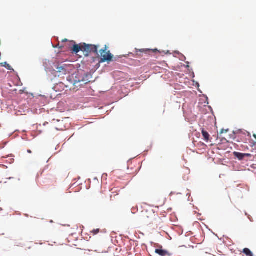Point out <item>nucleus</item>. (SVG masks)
Returning <instances> with one entry per match:
<instances>
[{
	"label": "nucleus",
	"mask_w": 256,
	"mask_h": 256,
	"mask_svg": "<svg viewBox=\"0 0 256 256\" xmlns=\"http://www.w3.org/2000/svg\"><path fill=\"white\" fill-rule=\"evenodd\" d=\"M200 130L204 137V140L206 142H208L210 138V135L208 132L204 128H201Z\"/></svg>",
	"instance_id": "1a4fd4ad"
},
{
	"label": "nucleus",
	"mask_w": 256,
	"mask_h": 256,
	"mask_svg": "<svg viewBox=\"0 0 256 256\" xmlns=\"http://www.w3.org/2000/svg\"><path fill=\"white\" fill-rule=\"evenodd\" d=\"M69 42V40H67V39H64V40H62V42Z\"/></svg>",
	"instance_id": "2f4dec72"
},
{
	"label": "nucleus",
	"mask_w": 256,
	"mask_h": 256,
	"mask_svg": "<svg viewBox=\"0 0 256 256\" xmlns=\"http://www.w3.org/2000/svg\"><path fill=\"white\" fill-rule=\"evenodd\" d=\"M114 54H112L110 50L107 51L106 53L98 58L99 59V63H104L106 62L108 64H110L112 62V58H113Z\"/></svg>",
	"instance_id": "20e7f679"
},
{
	"label": "nucleus",
	"mask_w": 256,
	"mask_h": 256,
	"mask_svg": "<svg viewBox=\"0 0 256 256\" xmlns=\"http://www.w3.org/2000/svg\"><path fill=\"white\" fill-rule=\"evenodd\" d=\"M182 233H183V232L182 231L181 232L179 233V234L180 235H182Z\"/></svg>",
	"instance_id": "de8ad7c7"
},
{
	"label": "nucleus",
	"mask_w": 256,
	"mask_h": 256,
	"mask_svg": "<svg viewBox=\"0 0 256 256\" xmlns=\"http://www.w3.org/2000/svg\"><path fill=\"white\" fill-rule=\"evenodd\" d=\"M99 48L98 44H88L85 42L82 43V52H84V56L88 57L90 53H94L96 55V57L100 56V54L98 52Z\"/></svg>",
	"instance_id": "7ed1b4c3"
},
{
	"label": "nucleus",
	"mask_w": 256,
	"mask_h": 256,
	"mask_svg": "<svg viewBox=\"0 0 256 256\" xmlns=\"http://www.w3.org/2000/svg\"><path fill=\"white\" fill-rule=\"evenodd\" d=\"M67 80L72 84L73 86H74V78H72V74L71 76H69L67 78Z\"/></svg>",
	"instance_id": "ddd939ff"
},
{
	"label": "nucleus",
	"mask_w": 256,
	"mask_h": 256,
	"mask_svg": "<svg viewBox=\"0 0 256 256\" xmlns=\"http://www.w3.org/2000/svg\"><path fill=\"white\" fill-rule=\"evenodd\" d=\"M100 63H99V62H98V64H96V68H100Z\"/></svg>",
	"instance_id": "473e14b6"
},
{
	"label": "nucleus",
	"mask_w": 256,
	"mask_h": 256,
	"mask_svg": "<svg viewBox=\"0 0 256 256\" xmlns=\"http://www.w3.org/2000/svg\"><path fill=\"white\" fill-rule=\"evenodd\" d=\"M236 131L234 130L232 132V133L229 135L230 138L232 140H235V138H236Z\"/></svg>",
	"instance_id": "4468645a"
},
{
	"label": "nucleus",
	"mask_w": 256,
	"mask_h": 256,
	"mask_svg": "<svg viewBox=\"0 0 256 256\" xmlns=\"http://www.w3.org/2000/svg\"><path fill=\"white\" fill-rule=\"evenodd\" d=\"M96 58H95V57H92V62H96Z\"/></svg>",
	"instance_id": "c756f323"
},
{
	"label": "nucleus",
	"mask_w": 256,
	"mask_h": 256,
	"mask_svg": "<svg viewBox=\"0 0 256 256\" xmlns=\"http://www.w3.org/2000/svg\"><path fill=\"white\" fill-rule=\"evenodd\" d=\"M202 96L206 99V100L205 102H204V103L208 104H209V102H208V96L206 94H203Z\"/></svg>",
	"instance_id": "b1692460"
},
{
	"label": "nucleus",
	"mask_w": 256,
	"mask_h": 256,
	"mask_svg": "<svg viewBox=\"0 0 256 256\" xmlns=\"http://www.w3.org/2000/svg\"><path fill=\"white\" fill-rule=\"evenodd\" d=\"M181 54H182V53H180V52H178V51H175V52H174V55L177 54V55H178L179 56H180V55ZM174 56L176 57V56Z\"/></svg>",
	"instance_id": "bb28decb"
},
{
	"label": "nucleus",
	"mask_w": 256,
	"mask_h": 256,
	"mask_svg": "<svg viewBox=\"0 0 256 256\" xmlns=\"http://www.w3.org/2000/svg\"><path fill=\"white\" fill-rule=\"evenodd\" d=\"M104 175H106V176H107V174H103V175H102V177H104Z\"/></svg>",
	"instance_id": "3c124183"
},
{
	"label": "nucleus",
	"mask_w": 256,
	"mask_h": 256,
	"mask_svg": "<svg viewBox=\"0 0 256 256\" xmlns=\"http://www.w3.org/2000/svg\"><path fill=\"white\" fill-rule=\"evenodd\" d=\"M242 252L246 256H254L253 252L248 248H244L242 250Z\"/></svg>",
	"instance_id": "9b49d317"
},
{
	"label": "nucleus",
	"mask_w": 256,
	"mask_h": 256,
	"mask_svg": "<svg viewBox=\"0 0 256 256\" xmlns=\"http://www.w3.org/2000/svg\"><path fill=\"white\" fill-rule=\"evenodd\" d=\"M188 201H190V197H188Z\"/></svg>",
	"instance_id": "4d7b16f0"
},
{
	"label": "nucleus",
	"mask_w": 256,
	"mask_h": 256,
	"mask_svg": "<svg viewBox=\"0 0 256 256\" xmlns=\"http://www.w3.org/2000/svg\"><path fill=\"white\" fill-rule=\"evenodd\" d=\"M64 226H70L69 224H67V225H64Z\"/></svg>",
	"instance_id": "6e6d98bb"
},
{
	"label": "nucleus",
	"mask_w": 256,
	"mask_h": 256,
	"mask_svg": "<svg viewBox=\"0 0 256 256\" xmlns=\"http://www.w3.org/2000/svg\"><path fill=\"white\" fill-rule=\"evenodd\" d=\"M123 56L125 57V58H127L128 57L127 55H124Z\"/></svg>",
	"instance_id": "8fccbe9b"
},
{
	"label": "nucleus",
	"mask_w": 256,
	"mask_h": 256,
	"mask_svg": "<svg viewBox=\"0 0 256 256\" xmlns=\"http://www.w3.org/2000/svg\"><path fill=\"white\" fill-rule=\"evenodd\" d=\"M253 136L256 140V134H254Z\"/></svg>",
	"instance_id": "c03bdc74"
},
{
	"label": "nucleus",
	"mask_w": 256,
	"mask_h": 256,
	"mask_svg": "<svg viewBox=\"0 0 256 256\" xmlns=\"http://www.w3.org/2000/svg\"><path fill=\"white\" fill-rule=\"evenodd\" d=\"M6 144H7L6 142V143H5V144H4V146H0V149L3 148H4L6 146Z\"/></svg>",
	"instance_id": "c9c22d12"
},
{
	"label": "nucleus",
	"mask_w": 256,
	"mask_h": 256,
	"mask_svg": "<svg viewBox=\"0 0 256 256\" xmlns=\"http://www.w3.org/2000/svg\"><path fill=\"white\" fill-rule=\"evenodd\" d=\"M25 216H27V217L28 216V214H26Z\"/></svg>",
	"instance_id": "13d9d810"
},
{
	"label": "nucleus",
	"mask_w": 256,
	"mask_h": 256,
	"mask_svg": "<svg viewBox=\"0 0 256 256\" xmlns=\"http://www.w3.org/2000/svg\"><path fill=\"white\" fill-rule=\"evenodd\" d=\"M252 144V146L256 145V142H255L254 141H253Z\"/></svg>",
	"instance_id": "58836bf2"
},
{
	"label": "nucleus",
	"mask_w": 256,
	"mask_h": 256,
	"mask_svg": "<svg viewBox=\"0 0 256 256\" xmlns=\"http://www.w3.org/2000/svg\"><path fill=\"white\" fill-rule=\"evenodd\" d=\"M186 63L187 64L186 65L184 64L183 66L186 68L188 71H190V68H190L189 66V64H190L188 62H186Z\"/></svg>",
	"instance_id": "a211bd4d"
},
{
	"label": "nucleus",
	"mask_w": 256,
	"mask_h": 256,
	"mask_svg": "<svg viewBox=\"0 0 256 256\" xmlns=\"http://www.w3.org/2000/svg\"><path fill=\"white\" fill-rule=\"evenodd\" d=\"M198 90L200 92V93H202V91L198 88Z\"/></svg>",
	"instance_id": "a19ab883"
},
{
	"label": "nucleus",
	"mask_w": 256,
	"mask_h": 256,
	"mask_svg": "<svg viewBox=\"0 0 256 256\" xmlns=\"http://www.w3.org/2000/svg\"><path fill=\"white\" fill-rule=\"evenodd\" d=\"M208 108H209L210 110H211V111H212V106H208Z\"/></svg>",
	"instance_id": "37998d69"
},
{
	"label": "nucleus",
	"mask_w": 256,
	"mask_h": 256,
	"mask_svg": "<svg viewBox=\"0 0 256 256\" xmlns=\"http://www.w3.org/2000/svg\"><path fill=\"white\" fill-rule=\"evenodd\" d=\"M43 66L46 74L47 79L50 82H53L60 75L66 74L68 71L67 65L56 59L44 60Z\"/></svg>",
	"instance_id": "f257e3e1"
},
{
	"label": "nucleus",
	"mask_w": 256,
	"mask_h": 256,
	"mask_svg": "<svg viewBox=\"0 0 256 256\" xmlns=\"http://www.w3.org/2000/svg\"><path fill=\"white\" fill-rule=\"evenodd\" d=\"M52 44V46L54 48H64V46L63 44H57V45H54L53 44Z\"/></svg>",
	"instance_id": "f3484780"
},
{
	"label": "nucleus",
	"mask_w": 256,
	"mask_h": 256,
	"mask_svg": "<svg viewBox=\"0 0 256 256\" xmlns=\"http://www.w3.org/2000/svg\"><path fill=\"white\" fill-rule=\"evenodd\" d=\"M224 140H226V142H228L226 138H222L221 142H222Z\"/></svg>",
	"instance_id": "72a5a7b5"
},
{
	"label": "nucleus",
	"mask_w": 256,
	"mask_h": 256,
	"mask_svg": "<svg viewBox=\"0 0 256 256\" xmlns=\"http://www.w3.org/2000/svg\"><path fill=\"white\" fill-rule=\"evenodd\" d=\"M64 86H65L64 83L60 82L58 83L55 84L52 88V89L56 92H62L64 90Z\"/></svg>",
	"instance_id": "6e6552de"
},
{
	"label": "nucleus",
	"mask_w": 256,
	"mask_h": 256,
	"mask_svg": "<svg viewBox=\"0 0 256 256\" xmlns=\"http://www.w3.org/2000/svg\"><path fill=\"white\" fill-rule=\"evenodd\" d=\"M70 42L72 43V46H69L70 48L71 49L70 51L72 52V54H78L80 51L82 52L83 42L77 44L74 40H72Z\"/></svg>",
	"instance_id": "39448f33"
},
{
	"label": "nucleus",
	"mask_w": 256,
	"mask_h": 256,
	"mask_svg": "<svg viewBox=\"0 0 256 256\" xmlns=\"http://www.w3.org/2000/svg\"><path fill=\"white\" fill-rule=\"evenodd\" d=\"M186 196H188V197H190V193H188L186 194Z\"/></svg>",
	"instance_id": "a18cd8bd"
},
{
	"label": "nucleus",
	"mask_w": 256,
	"mask_h": 256,
	"mask_svg": "<svg viewBox=\"0 0 256 256\" xmlns=\"http://www.w3.org/2000/svg\"><path fill=\"white\" fill-rule=\"evenodd\" d=\"M100 230L99 228L94 229L92 230V232L94 234V235H96L99 232Z\"/></svg>",
	"instance_id": "412c9836"
},
{
	"label": "nucleus",
	"mask_w": 256,
	"mask_h": 256,
	"mask_svg": "<svg viewBox=\"0 0 256 256\" xmlns=\"http://www.w3.org/2000/svg\"><path fill=\"white\" fill-rule=\"evenodd\" d=\"M179 59L180 61H182V62H186V56L182 54L180 55V58H179Z\"/></svg>",
	"instance_id": "2eb2a0df"
},
{
	"label": "nucleus",
	"mask_w": 256,
	"mask_h": 256,
	"mask_svg": "<svg viewBox=\"0 0 256 256\" xmlns=\"http://www.w3.org/2000/svg\"><path fill=\"white\" fill-rule=\"evenodd\" d=\"M212 232L214 234V235H215V236H218V235H217L216 234L214 233L213 232Z\"/></svg>",
	"instance_id": "864d4df0"
},
{
	"label": "nucleus",
	"mask_w": 256,
	"mask_h": 256,
	"mask_svg": "<svg viewBox=\"0 0 256 256\" xmlns=\"http://www.w3.org/2000/svg\"><path fill=\"white\" fill-rule=\"evenodd\" d=\"M186 196H188V197H190V193H188L186 194Z\"/></svg>",
	"instance_id": "49530a36"
},
{
	"label": "nucleus",
	"mask_w": 256,
	"mask_h": 256,
	"mask_svg": "<svg viewBox=\"0 0 256 256\" xmlns=\"http://www.w3.org/2000/svg\"><path fill=\"white\" fill-rule=\"evenodd\" d=\"M192 82H193V86H196L197 88H200V84L198 82L195 81L194 80H192Z\"/></svg>",
	"instance_id": "dca6fc26"
},
{
	"label": "nucleus",
	"mask_w": 256,
	"mask_h": 256,
	"mask_svg": "<svg viewBox=\"0 0 256 256\" xmlns=\"http://www.w3.org/2000/svg\"><path fill=\"white\" fill-rule=\"evenodd\" d=\"M233 155L235 158L238 159L239 160H244V153L240 152H233Z\"/></svg>",
	"instance_id": "9d476101"
},
{
	"label": "nucleus",
	"mask_w": 256,
	"mask_h": 256,
	"mask_svg": "<svg viewBox=\"0 0 256 256\" xmlns=\"http://www.w3.org/2000/svg\"><path fill=\"white\" fill-rule=\"evenodd\" d=\"M27 152L28 153V154H32V152L30 150H27Z\"/></svg>",
	"instance_id": "e433bc0d"
},
{
	"label": "nucleus",
	"mask_w": 256,
	"mask_h": 256,
	"mask_svg": "<svg viewBox=\"0 0 256 256\" xmlns=\"http://www.w3.org/2000/svg\"><path fill=\"white\" fill-rule=\"evenodd\" d=\"M166 54H170V51H169V50H168V51L166 52Z\"/></svg>",
	"instance_id": "09e8293b"
},
{
	"label": "nucleus",
	"mask_w": 256,
	"mask_h": 256,
	"mask_svg": "<svg viewBox=\"0 0 256 256\" xmlns=\"http://www.w3.org/2000/svg\"><path fill=\"white\" fill-rule=\"evenodd\" d=\"M236 132V134H240L242 132V129H239L238 130H235Z\"/></svg>",
	"instance_id": "c85d7f7f"
},
{
	"label": "nucleus",
	"mask_w": 256,
	"mask_h": 256,
	"mask_svg": "<svg viewBox=\"0 0 256 256\" xmlns=\"http://www.w3.org/2000/svg\"><path fill=\"white\" fill-rule=\"evenodd\" d=\"M190 72H191V74H190V76L192 78H194L195 77V74L192 70V68H190Z\"/></svg>",
	"instance_id": "393cba45"
},
{
	"label": "nucleus",
	"mask_w": 256,
	"mask_h": 256,
	"mask_svg": "<svg viewBox=\"0 0 256 256\" xmlns=\"http://www.w3.org/2000/svg\"><path fill=\"white\" fill-rule=\"evenodd\" d=\"M245 215L248 216V218L250 217V216L246 212H245Z\"/></svg>",
	"instance_id": "f704fd0d"
},
{
	"label": "nucleus",
	"mask_w": 256,
	"mask_h": 256,
	"mask_svg": "<svg viewBox=\"0 0 256 256\" xmlns=\"http://www.w3.org/2000/svg\"><path fill=\"white\" fill-rule=\"evenodd\" d=\"M8 70H10L12 72H16L18 74V73L15 72L12 66H10V68H8Z\"/></svg>",
	"instance_id": "cd10ccee"
},
{
	"label": "nucleus",
	"mask_w": 256,
	"mask_h": 256,
	"mask_svg": "<svg viewBox=\"0 0 256 256\" xmlns=\"http://www.w3.org/2000/svg\"><path fill=\"white\" fill-rule=\"evenodd\" d=\"M121 57H122L121 56H114L113 58H112V62L117 61L118 60V59L120 58Z\"/></svg>",
	"instance_id": "aec40b11"
},
{
	"label": "nucleus",
	"mask_w": 256,
	"mask_h": 256,
	"mask_svg": "<svg viewBox=\"0 0 256 256\" xmlns=\"http://www.w3.org/2000/svg\"><path fill=\"white\" fill-rule=\"evenodd\" d=\"M39 96L42 97V100H44V102H43L44 104L47 102V98L45 96L40 94Z\"/></svg>",
	"instance_id": "4be33fe9"
},
{
	"label": "nucleus",
	"mask_w": 256,
	"mask_h": 256,
	"mask_svg": "<svg viewBox=\"0 0 256 256\" xmlns=\"http://www.w3.org/2000/svg\"><path fill=\"white\" fill-rule=\"evenodd\" d=\"M155 252L160 256H166V255L170 256L172 255V254H170L167 250L162 248V246L161 248H156L155 250Z\"/></svg>",
	"instance_id": "0eeeda50"
},
{
	"label": "nucleus",
	"mask_w": 256,
	"mask_h": 256,
	"mask_svg": "<svg viewBox=\"0 0 256 256\" xmlns=\"http://www.w3.org/2000/svg\"><path fill=\"white\" fill-rule=\"evenodd\" d=\"M130 55L134 56V54H133L132 52H130L128 56H130Z\"/></svg>",
	"instance_id": "79ce46f5"
},
{
	"label": "nucleus",
	"mask_w": 256,
	"mask_h": 256,
	"mask_svg": "<svg viewBox=\"0 0 256 256\" xmlns=\"http://www.w3.org/2000/svg\"><path fill=\"white\" fill-rule=\"evenodd\" d=\"M50 223H52V222H53V220H50Z\"/></svg>",
	"instance_id": "603ef678"
},
{
	"label": "nucleus",
	"mask_w": 256,
	"mask_h": 256,
	"mask_svg": "<svg viewBox=\"0 0 256 256\" xmlns=\"http://www.w3.org/2000/svg\"><path fill=\"white\" fill-rule=\"evenodd\" d=\"M48 124V122H44V124H43V125H44V126H46V124Z\"/></svg>",
	"instance_id": "ea45409f"
},
{
	"label": "nucleus",
	"mask_w": 256,
	"mask_h": 256,
	"mask_svg": "<svg viewBox=\"0 0 256 256\" xmlns=\"http://www.w3.org/2000/svg\"><path fill=\"white\" fill-rule=\"evenodd\" d=\"M12 178H12V177H10V178H8L9 180H11Z\"/></svg>",
	"instance_id": "5fc2aeb1"
},
{
	"label": "nucleus",
	"mask_w": 256,
	"mask_h": 256,
	"mask_svg": "<svg viewBox=\"0 0 256 256\" xmlns=\"http://www.w3.org/2000/svg\"><path fill=\"white\" fill-rule=\"evenodd\" d=\"M200 215H201L200 214H199V213L198 214V216H200Z\"/></svg>",
	"instance_id": "bf43d9fd"
},
{
	"label": "nucleus",
	"mask_w": 256,
	"mask_h": 256,
	"mask_svg": "<svg viewBox=\"0 0 256 256\" xmlns=\"http://www.w3.org/2000/svg\"><path fill=\"white\" fill-rule=\"evenodd\" d=\"M229 130V129L228 128H227L226 130H224V128L222 129L220 131V134H222L223 133H224V132H227Z\"/></svg>",
	"instance_id": "a878e982"
},
{
	"label": "nucleus",
	"mask_w": 256,
	"mask_h": 256,
	"mask_svg": "<svg viewBox=\"0 0 256 256\" xmlns=\"http://www.w3.org/2000/svg\"><path fill=\"white\" fill-rule=\"evenodd\" d=\"M106 52L105 51V50L102 48L101 50H100L98 52L100 53V56H102V55L106 53Z\"/></svg>",
	"instance_id": "5701e85b"
},
{
	"label": "nucleus",
	"mask_w": 256,
	"mask_h": 256,
	"mask_svg": "<svg viewBox=\"0 0 256 256\" xmlns=\"http://www.w3.org/2000/svg\"><path fill=\"white\" fill-rule=\"evenodd\" d=\"M248 218L250 220V222H253V219L251 216H250V217Z\"/></svg>",
	"instance_id": "4c0bfd02"
},
{
	"label": "nucleus",
	"mask_w": 256,
	"mask_h": 256,
	"mask_svg": "<svg viewBox=\"0 0 256 256\" xmlns=\"http://www.w3.org/2000/svg\"><path fill=\"white\" fill-rule=\"evenodd\" d=\"M0 64L2 67L5 68L8 70V68H10L11 66L8 64L7 62L0 63Z\"/></svg>",
	"instance_id": "f8f14e48"
},
{
	"label": "nucleus",
	"mask_w": 256,
	"mask_h": 256,
	"mask_svg": "<svg viewBox=\"0 0 256 256\" xmlns=\"http://www.w3.org/2000/svg\"><path fill=\"white\" fill-rule=\"evenodd\" d=\"M136 52H140L141 53H144L148 54H150L152 53L157 54L160 52L158 48L150 49V48H142L137 49L136 48Z\"/></svg>",
	"instance_id": "423d86ee"
},
{
	"label": "nucleus",
	"mask_w": 256,
	"mask_h": 256,
	"mask_svg": "<svg viewBox=\"0 0 256 256\" xmlns=\"http://www.w3.org/2000/svg\"><path fill=\"white\" fill-rule=\"evenodd\" d=\"M244 156L245 160H246L247 158H250L252 157V155L250 154L244 153Z\"/></svg>",
	"instance_id": "6ab92c4d"
},
{
	"label": "nucleus",
	"mask_w": 256,
	"mask_h": 256,
	"mask_svg": "<svg viewBox=\"0 0 256 256\" xmlns=\"http://www.w3.org/2000/svg\"><path fill=\"white\" fill-rule=\"evenodd\" d=\"M108 48V47L107 46L105 45L104 48H103L102 49L105 50V51L107 52L106 50H107Z\"/></svg>",
	"instance_id": "7c9ffc66"
},
{
	"label": "nucleus",
	"mask_w": 256,
	"mask_h": 256,
	"mask_svg": "<svg viewBox=\"0 0 256 256\" xmlns=\"http://www.w3.org/2000/svg\"><path fill=\"white\" fill-rule=\"evenodd\" d=\"M94 72L78 68L72 74V78H74V86L78 88L81 86L82 84H80L81 82L84 84H88L91 82V79L92 78V74Z\"/></svg>",
	"instance_id": "f03ea898"
}]
</instances>
